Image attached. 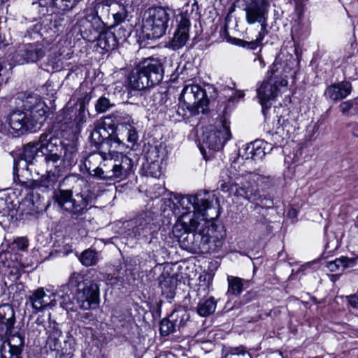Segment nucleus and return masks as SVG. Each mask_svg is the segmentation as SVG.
<instances>
[{"mask_svg":"<svg viewBox=\"0 0 358 358\" xmlns=\"http://www.w3.org/2000/svg\"><path fill=\"white\" fill-rule=\"evenodd\" d=\"M176 199L179 206L187 210L173 227L181 248L193 253H208L221 247L222 240L213 238L209 229L210 221L219 216L213 203L215 196L201 190L194 195H178Z\"/></svg>","mask_w":358,"mask_h":358,"instance_id":"1","label":"nucleus"},{"mask_svg":"<svg viewBox=\"0 0 358 358\" xmlns=\"http://www.w3.org/2000/svg\"><path fill=\"white\" fill-rule=\"evenodd\" d=\"M268 180V178L255 172L237 173L236 167L231 165L229 169L221 175L220 189L223 192H234V195L252 203H262L264 198L258 187Z\"/></svg>","mask_w":358,"mask_h":358,"instance_id":"2","label":"nucleus"},{"mask_svg":"<svg viewBox=\"0 0 358 358\" xmlns=\"http://www.w3.org/2000/svg\"><path fill=\"white\" fill-rule=\"evenodd\" d=\"M132 166V160L124 154L106 157L102 154L93 153L85 159L80 169L101 180H122L130 174Z\"/></svg>","mask_w":358,"mask_h":358,"instance_id":"3","label":"nucleus"},{"mask_svg":"<svg viewBox=\"0 0 358 358\" xmlns=\"http://www.w3.org/2000/svg\"><path fill=\"white\" fill-rule=\"evenodd\" d=\"M23 110H14L6 118L9 127L20 134L35 128L36 124L45 120L47 106L36 94L29 95L22 99Z\"/></svg>","mask_w":358,"mask_h":358,"instance_id":"4","label":"nucleus"},{"mask_svg":"<svg viewBox=\"0 0 358 358\" xmlns=\"http://www.w3.org/2000/svg\"><path fill=\"white\" fill-rule=\"evenodd\" d=\"M164 70L158 59L148 57L141 62L129 73V90L141 91L158 85L163 79Z\"/></svg>","mask_w":358,"mask_h":358,"instance_id":"5","label":"nucleus"},{"mask_svg":"<svg viewBox=\"0 0 358 358\" xmlns=\"http://www.w3.org/2000/svg\"><path fill=\"white\" fill-rule=\"evenodd\" d=\"M117 121L121 124L120 127L117 129L115 134L109 135L103 141L101 148L108 151V155L105 154L106 157H114L116 153H121L124 148L123 142L124 137L127 141L134 145L138 141V136L136 129L131 124V117L127 114L123 115H117Z\"/></svg>","mask_w":358,"mask_h":358,"instance_id":"6","label":"nucleus"},{"mask_svg":"<svg viewBox=\"0 0 358 358\" xmlns=\"http://www.w3.org/2000/svg\"><path fill=\"white\" fill-rule=\"evenodd\" d=\"M171 13V9L162 6L151 7L145 11L142 30L148 39H157L166 34Z\"/></svg>","mask_w":358,"mask_h":358,"instance_id":"7","label":"nucleus"},{"mask_svg":"<svg viewBox=\"0 0 358 358\" xmlns=\"http://www.w3.org/2000/svg\"><path fill=\"white\" fill-rule=\"evenodd\" d=\"M53 199L59 208L69 213L72 217H78L87 210L90 198L78 193L73 195L72 190L57 189L53 193Z\"/></svg>","mask_w":358,"mask_h":358,"instance_id":"8","label":"nucleus"},{"mask_svg":"<svg viewBox=\"0 0 358 358\" xmlns=\"http://www.w3.org/2000/svg\"><path fill=\"white\" fill-rule=\"evenodd\" d=\"M179 100L180 107L187 109L190 115L205 113L207 110L208 99L206 91L199 85H186L181 92Z\"/></svg>","mask_w":358,"mask_h":358,"instance_id":"9","label":"nucleus"},{"mask_svg":"<svg viewBox=\"0 0 358 358\" xmlns=\"http://www.w3.org/2000/svg\"><path fill=\"white\" fill-rule=\"evenodd\" d=\"M231 138L229 122L225 119L221 120L216 126L206 127L200 138L201 148L212 150H219Z\"/></svg>","mask_w":358,"mask_h":358,"instance_id":"10","label":"nucleus"},{"mask_svg":"<svg viewBox=\"0 0 358 358\" xmlns=\"http://www.w3.org/2000/svg\"><path fill=\"white\" fill-rule=\"evenodd\" d=\"M243 10L245 12L248 24H260L262 36L268 34V13L269 4L267 0H241Z\"/></svg>","mask_w":358,"mask_h":358,"instance_id":"11","label":"nucleus"},{"mask_svg":"<svg viewBox=\"0 0 358 358\" xmlns=\"http://www.w3.org/2000/svg\"><path fill=\"white\" fill-rule=\"evenodd\" d=\"M271 69L272 76L266 81H263L258 85L257 88V96L262 105V113L266 115V111L270 108L269 102L277 96L280 92V87H286L287 80L285 78H278L275 75L274 68Z\"/></svg>","mask_w":358,"mask_h":358,"instance_id":"12","label":"nucleus"},{"mask_svg":"<svg viewBox=\"0 0 358 358\" xmlns=\"http://www.w3.org/2000/svg\"><path fill=\"white\" fill-rule=\"evenodd\" d=\"M63 159L49 169L45 174L41 177V182L46 187L52 186L64 175L68 169L75 165L77 162V152L74 147L68 145L63 148Z\"/></svg>","mask_w":358,"mask_h":358,"instance_id":"13","label":"nucleus"},{"mask_svg":"<svg viewBox=\"0 0 358 358\" xmlns=\"http://www.w3.org/2000/svg\"><path fill=\"white\" fill-rule=\"evenodd\" d=\"M41 152L45 156V160L49 167L59 161L62 152L63 146L61 141L52 136L49 137V134H43L39 138Z\"/></svg>","mask_w":358,"mask_h":358,"instance_id":"14","label":"nucleus"},{"mask_svg":"<svg viewBox=\"0 0 358 358\" xmlns=\"http://www.w3.org/2000/svg\"><path fill=\"white\" fill-rule=\"evenodd\" d=\"M76 297L79 307L83 310L98 307L100 302L98 284L94 282L89 285L85 284L83 289L78 288Z\"/></svg>","mask_w":358,"mask_h":358,"instance_id":"15","label":"nucleus"},{"mask_svg":"<svg viewBox=\"0 0 358 358\" xmlns=\"http://www.w3.org/2000/svg\"><path fill=\"white\" fill-rule=\"evenodd\" d=\"M47 52V47L41 43L24 45L15 55V61L19 64L36 62L43 58Z\"/></svg>","mask_w":358,"mask_h":358,"instance_id":"16","label":"nucleus"},{"mask_svg":"<svg viewBox=\"0 0 358 358\" xmlns=\"http://www.w3.org/2000/svg\"><path fill=\"white\" fill-rule=\"evenodd\" d=\"M41 152L39 141L31 142L24 147L20 158L14 162L13 174L15 175L20 169L29 170V166L33 164L38 152Z\"/></svg>","mask_w":358,"mask_h":358,"instance_id":"17","label":"nucleus"},{"mask_svg":"<svg viewBox=\"0 0 358 358\" xmlns=\"http://www.w3.org/2000/svg\"><path fill=\"white\" fill-rule=\"evenodd\" d=\"M189 27L190 21L189 18L185 13H181L178 27L172 40L169 42V47L174 50L183 47L189 39Z\"/></svg>","mask_w":358,"mask_h":358,"instance_id":"18","label":"nucleus"},{"mask_svg":"<svg viewBox=\"0 0 358 358\" xmlns=\"http://www.w3.org/2000/svg\"><path fill=\"white\" fill-rule=\"evenodd\" d=\"M263 144V142L256 141L246 145L240 150L238 162H241V161H244L249 163L250 160L257 161L262 159L266 154L265 148L262 147Z\"/></svg>","mask_w":358,"mask_h":358,"instance_id":"19","label":"nucleus"},{"mask_svg":"<svg viewBox=\"0 0 358 358\" xmlns=\"http://www.w3.org/2000/svg\"><path fill=\"white\" fill-rule=\"evenodd\" d=\"M135 223L136 225L132 229V233L135 237L147 236L157 228V225L152 222V219L147 213L138 216Z\"/></svg>","mask_w":358,"mask_h":358,"instance_id":"20","label":"nucleus"},{"mask_svg":"<svg viewBox=\"0 0 358 358\" xmlns=\"http://www.w3.org/2000/svg\"><path fill=\"white\" fill-rule=\"evenodd\" d=\"M352 91V85L350 82L343 81L328 87L325 95L331 100L338 101L347 97Z\"/></svg>","mask_w":358,"mask_h":358,"instance_id":"21","label":"nucleus"},{"mask_svg":"<svg viewBox=\"0 0 358 358\" xmlns=\"http://www.w3.org/2000/svg\"><path fill=\"white\" fill-rule=\"evenodd\" d=\"M282 115L278 120V124L281 126L282 130L286 132L287 136L299 128L294 113L290 112L287 108H282Z\"/></svg>","mask_w":358,"mask_h":358,"instance_id":"22","label":"nucleus"},{"mask_svg":"<svg viewBox=\"0 0 358 358\" xmlns=\"http://www.w3.org/2000/svg\"><path fill=\"white\" fill-rule=\"evenodd\" d=\"M162 293L166 298L172 299L178 285V278L175 275H171L168 271L162 273L159 278Z\"/></svg>","mask_w":358,"mask_h":358,"instance_id":"23","label":"nucleus"},{"mask_svg":"<svg viewBox=\"0 0 358 358\" xmlns=\"http://www.w3.org/2000/svg\"><path fill=\"white\" fill-rule=\"evenodd\" d=\"M29 300L31 307L35 310V313L42 311L53 301L41 287L34 291L29 296Z\"/></svg>","mask_w":358,"mask_h":358,"instance_id":"24","label":"nucleus"},{"mask_svg":"<svg viewBox=\"0 0 358 358\" xmlns=\"http://www.w3.org/2000/svg\"><path fill=\"white\" fill-rule=\"evenodd\" d=\"M15 322V313L9 305L0 306V332L7 333Z\"/></svg>","mask_w":358,"mask_h":358,"instance_id":"25","label":"nucleus"},{"mask_svg":"<svg viewBox=\"0 0 358 358\" xmlns=\"http://www.w3.org/2000/svg\"><path fill=\"white\" fill-rule=\"evenodd\" d=\"M71 294L72 292L69 285H62L55 294L60 300V306L66 310H74L71 299Z\"/></svg>","mask_w":358,"mask_h":358,"instance_id":"26","label":"nucleus"},{"mask_svg":"<svg viewBox=\"0 0 358 358\" xmlns=\"http://www.w3.org/2000/svg\"><path fill=\"white\" fill-rule=\"evenodd\" d=\"M100 3L97 4L94 8H86L84 10L85 20L90 24V26L95 30H99L103 27V21L98 15L96 8H99Z\"/></svg>","mask_w":358,"mask_h":358,"instance_id":"27","label":"nucleus"},{"mask_svg":"<svg viewBox=\"0 0 358 358\" xmlns=\"http://www.w3.org/2000/svg\"><path fill=\"white\" fill-rule=\"evenodd\" d=\"M98 45L106 51L115 49L117 46V41L115 34L110 31L100 34L98 39Z\"/></svg>","mask_w":358,"mask_h":358,"instance_id":"28","label":"nucleus"},{"mask_svg":"<svg viewBox=\"0 0 358 358\" xmlns=\"http://www.w3.org/2000/svg\"><path fill=\"white\" fill-rule=\"evenodd\" d=\"M216 308V302L213 297L203 299L198 303L196 310L202 317H207L214 313Z\"/></svg>","mask_w":358,"mask_h":358,"instance_id":"29","label":"nucleus"},{"mask_svg":"<svg viewBox=\"0 0 358 358\" xmlns=\"http://www.w3.org/2000/svg\"><path fill=\"white\" fill-rule=\"evenodd\" d=\"M79 260L83 266L89 267L96 265L99 258L98 253L95 250L87 249L82 252Z\"/></svg>","mask_w":358,"mask_h":358,"instance_id":"30","label":"nucleus"},{"mask_svg":"<svg viewBox=\"0 0 358 358\" xmlns=\"http://www.w3.org/2000/svg\"><path fill=\"white\" fill-rule=\"evenodd\" d=\"M170 315L178 327L184 326L190 317L188 312L183 308L175 310Z\"/></svg>","mask_w":358,"mask_h":358,"instance_id":"31","label":"nucleus"},{"mask_svg":"<svg viewBox=\"0 0 358 358\" xmlns=\"http://www.w3.org/2000/svg\"><path fill=\"white\" fill-rule=\"evenodd\" d=\"M358 259L357 258H348L346 257H341L340 258L336 259L334 262H329L328 263V267L334 266L336 268H338L342 267L343 268H346L348 267H353L356 265V260Z\"/></svg>","mask_w":358,"mask_h":358,"instance_id":"32","label":"nucleus"},{"mask_svg":"<svg viewBox=\"0 0 358 358\" xmlns=\"http://www.w3.org/2000/svg\"><path fill=\"white\" fill-rule=\"evenodd\" d=\"M176 324L172 320L171 315L168 318L164 319L160 322V333L162 336H167L173 332L176 329Z\"/></svg>","mask_w":358,"mask_h":358,"instance_id":"33","label":"nucleus"},{"mask_svg":"<svg viewBox=\"0 0 358 358\" xmlns=\"http://www.w3.org/2000/svg\"><path fill=\"white\" fill-rule=\"evenodd\" d=\"M228 292L236 296L241 294L243 289L242 279L238 277H231V278H228Z\"/></svg>","mask_w":358,"mask_h":358,"instance_id":"34","label":"nucleus"},{"mask_svg":"<svg viewBox=\"0 0 358 358\" xmlns=\"http://www.w3.org/2000/svg\"><path fill=\"white\" fill-rule=\"evenodd\" d=\"M107 131L105 128L103 127H96L93 129L91 133L90 137L92 141L96 145H102L103 144V141L107 138L105 136Z\"/></svg>","mask_w":358,"mask_h":358,"instance_id":"35","label":"nucleus"},{"mask_svg":"<svg viewBox=\"0 0 358 358\" xmlns=\"http://www.w3.org/2000/svg\"><path fill=\"white\" fill-rule=\"evenodd\" d=\"M62 333L54 331L50 334L47 340V345L51 350L58 351L61 348L59 337Z\"/></svg>","mask_w":358,"mask_h":358,"instance_id":"36","label":"nucleus"},{"mask_svg":"<svg viewBox=\"0 0 358 358\" xmlns=\"http://www.w3.org/2000/svg\"><path fill=\"white\" fill-rule=\"evenodd\" d=\"M11 257L12 255L9 252H0V268H17Z\"/></svg>","mask_w":358,"mask_h":358,"instance_id":"37","label":"nucleus"},{"mask_svg":"<svg viewBox=\"0 0 358 358\" xmlns=\"http://www.w3.org/2000/svg\"><path fill=\"white\" fill-rule=\"evenodd\" d=\"M89 113L87 108H76L74 123L77 128L80 129L86 122Z\"/></svg>","mask_w":358,"mask_h":358,"instance_id":"38","label":"nucleus"},{"mask_svg":"<svg viewBox=\"0 0 358 358\" xmlns=\"http://www.w3.org/2000/svg\"><path fill=\"white\" fill-rule=\"evenodd\" d=\"M29 245L28 240L24 237H17L15 238L9 245V248L13 252L18 250L24 251Z\"/></svg>","mask_w":358,"mask_h":358,"instance_id":"39","label":"nucleus"},{"mask_svg":"<svg viewBox=\"0 0 358 358\" xmlns=\"http://www.w3.org/2000/svg\"><path fill=\"white\" fill-rule=\"evenodd\" d=\"M266 35L267 34H264L262 36V31H259L256 39L250 42L241 40L239 44L243 47L248 48L250 50H255L262 44V41L264 40Z\"/></svg>","mask_w":358,"mask_h":358,"instance_id":"40","label":"nucleus"},{"mask_svg":"<svg viewBox=\"0 0 358 358\" xmlns=\"http://www.w3.org/2000/svg\"><path fill=\"white\" fill-rule=\"evenodd\" d=\"M112 106H113V104L110 103L108 98L101 96L95 104V109L97 113H101L106 112Z\"/></svg>","mask_w":358,"mask_h":358,"instance_id":"41","label":"nucleus"},{"mask_svg":"<svg viewBox=\"0 0 358 358\" xmlns=\"http://www.w3.org/2000/svg\"><path fill=\"white\" fill-rule=\"evenodd\" d=\"M213 274L211 272L203 271L199 277L201 286L208 287L213 281Z\"/></svg>","mask_w":358,"mask_h":358,"instance_id":"42","label":"nucleus"},{"mask_svg":"<svg viewBox=\"0 0 358 358\" xmlns=\"http://www.w3.org/2000/svg\"><path fill=\"white\" fill-rule=\"evenodd\" d=\"M227 353L231 355H242L246 356L248 358H251L250 353L246 352L243 345L238 347H229L227 350Z\"/></svg>","mask_w":358,"mask_h":358,"instance_id":"43","label":"nucleus"},{"mask_svg":"<svg viewBox=\"0 0 358 358\" xmlns=\"http://www.w3.org/2000/svg\"><path fill=\"white\" fill-rule=\"evenodd\" d=\"M128 16L127 10L124 7L121 8L120 10L113 14V18L116 24L123 22Z\"/></svg>","mask_w":358,"mask_h":358,"instance_id":"44","label":"nucleus"},{"mask_svg":"<svg viewBox=\"0 0 358 358\" xmlns=\"http://www.w3.org/2000/svg\"><path fill=\"white\" fill-rule=\"evenodd\" d=\"M92 99L90 92H85L83 96L78 99L77 107L87 108L86 106L89 103Z\"/></svg>","mask_w":358,"mask_h":358,"instance_id":"45","label":"nucleus"},{"mask_svg":"<svg viewBox=\"0 0 358 358\" xmlns=\"http://www.w3.org/2000/svg\"><path fill=\"white\" fill-rule=\"evenodd\" d=\"M353 106L352 101H348L340 104L339 108L343 114L347 113Z\"/></svg>","mask_w":358,"mask_h":358,"instance_id":"46","label":"nucleus"},{"mask_svg":"<svg viewBox=\"0 0 358 358\" xmlns=\"http://www.w3.org/2000/svg\"><path fill=\"white\" fill-rule=\"evenodd\" d=\"M349 304L354 308L358 309V295L352 294L346 296Z\"/></svg>","mask_w":358,"mask_h":358,"instance_id":"47","label":"nucleus"},{"mask_svg":"<svg viewBox=\"0 0 358 358\" xmlns=\"http://www.w3.org/2000/svg\"><path fill=\"white\" fill-rule=\"evenodd\" d=\"M253 62H254L255 66L259 69H264L266 66L265 62L261 56H257L254 59Z\"/></svg>","mask_w":358,"mask_h":358,"instance_id":"48","label":"nucleus"},{"mask_svg":"<svg viewBox=\"0 0 358 358\" xmlns=\"http://www.w3.org/2000/svg\"><path fill=\"white\" fill-rule=\"evenodd\" d=\"M318 264V262L317 261H313V262H307L306 264H300L299 265L297 263L296 264H291L292 266H317L316 264Z\"/></svg>","mask_w":358,"mask_h":358,"instance_id":"49","label":"nucleus"},{"mask_svg":"<svg viewBox=\"0 0 358 358\" xmlns=\"http://www.w3.org/2000/svg\"><path fill=\"white\" fill-rule=\"evenodd\" d=\"M352 134L358 137V122L355 123L352 127Z\"/></svg>","mask_w":358,"mask_h":358,"instance_id":"50","label":"nucleus"},{"mask_svg":"<svg viewBox=\"0 0 358 358\" xmlns=\"http://www.w3.org/2000/svg\"><path fill=\"white\" fill-rule=\"evenodd\" d=\"M6 129V126L0 120V131L4 132Z\"/></svg>","mask_w":358,"mask_h":358,"instance_id":"51","label":"nucleus"},{"mask_svg":"<svg viewBox=\"0 0 358 358\" xmlns=\"http://www.w3.org/2000/svg\"><path fill=\"white\" fill-rule=\"evenodd\" d=\"M329 278L332 282H335L338 279L339 275H329Z\"/></svg>","mask_w":358,"mask_h":358,"instance_id":"52","label":"nucleus"},{"mask_svg":"<svg viewBox=\"0 0 358 358\" xmlns=\"http://www.w3.org/2000/svg\"><path fill=\"white\" fill-rule=\"evenodd\" d=\"M150 174L152 177L154 178H157L160 176V171H156L155 172H150Z\"/></svg>","mask_w":358,"mask_h":358,"instance_id":"53","label":"nucleus"},{"mask_svg":"<svg viewBox=\"0 0 358 358\" xmlns=\"http://www.w3.org/2000/svg\"><path fill=\"white\" fill-rule=\"evenodd\" d=\"M268 208L271 207L273 206V201H268V203L266 204Z\"/></svg>","mask_w":358,"mask_h":358,"instance_id":"54","label":"nucleus"},{"mask_svg":"<svg viewBox=\"0 0 358 358\" xmlns=\"http://www.w3.org/2000/svg\"><path fill=\"white\" fill-rule=\"evenodd\" d=\"M2 42H3V41H2L1 36H0V45L1 44Z\"/></svg>","mask_w":358,"mask_h":358,"instance_id":"55","label":"nucleus"},{"mask_svg":"<svg viewBox=\"0 0 358 358\" xmlns=\"http://www.w3.org/2000/svg\"><path fill=\"white\" fill-rule=\"evenodd\" d=\"M152 166H153V167H154V168H155V166H157V167L158 168V166H157V164H154V163L152 164Z\"/></svg>","mask_w":358,"mask_h":358,"instance_id":"56","label":"nucleus"}]
</instances>
